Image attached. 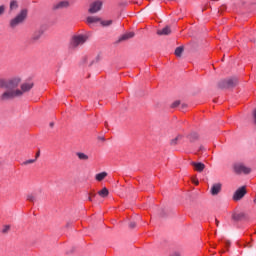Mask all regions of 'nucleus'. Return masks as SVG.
Here are the masks:
<instances>
[{
	"instance_id": "nucleus-1",
	"label": "nucleus",
	"mask_w": 256,
	"mask_h": 256,
	"mask_svg": "<svg viewBox=\"0 0 256 256\" xmlns=\"http://www.w3.org/2000/svg\"><path fill=\"white\" fill-rule=\"evenodd\" d=\"M31 89H33V82H24L21 84L20 89L16 87L12 91H5L1 95V100L9 101V99H15V97H21L24 93L31 91Z\"/></svg>"
},
{
	"instance_id": "nucleus-2",
	"label": "nucleus",
	"mask_w": 256,
	"mask_h": 256,
	"mask_svg": "<svg viewBox=\"0 0 256 256\" xmlns=\"http://www.w3.org/2000/svg\"><path fill=\"white\" fill-rule=\"evenodd\" d=\"M19 83H21L20 78H12L10 80L0 78V89H7L6 91H13V89H17V87H19Z\"/></svg>"
},
{
	"instance_id": "nucleus-3",
	"label": "nucleus",
	"mask_w": 256,
	"mask_h": 256,
	"mask_svg": "<svg viewBox=\"0 0 256 256\" xmlns=\"http://www.w3.org/2000/svg\"><path fill=\"white\" fill-rule=\"evenodd\" d=\"M87 41V35L85 34H76L72 36V39L70 41V47L72 49H77V47H81V45H84Z\"/></svg>"
},
{
	"instance_id": "nucleus-4",
	"label": "nucleus",
	"mask_w": 256,
	"mask_h": 256,
	"mask_svg": "<svg viewBox=\"0 0 256 256\" xmlns=\"http://www.w3.org/2000/svg\"><path fill=\"white\" fill-rule=\"evenodd\" d=\"M95 23H100V25H103L104 27H109V25H111L113 21L111 20L101 21V19H99V17H96V16H89L87 18V24L89 25V27H95Z\"/></svg>"
},
{
	"instance_id": "nucleus-5",
	"label": "nucleus",
	"mask_w": 256,
	"mask_h": 256,
	"mask_svg": "<svg viewBox=\"0 0 256 256\" xmlns=\"http://www.w3.org/2000/svg\"><path fill=\"white\" fill-rule=\"evenodd\" d=\"M27 19V9H23L14 19L11 20V27H17L19 23H23Z\"/></svg>"
},
{
	"instance_id": "nucleus-6",
	"label": "nucleus",
	"mask_w": 256,
	"mask_h": 256,
	"mask_svg": "<svg viewBox=\"0 0 256 256\" xmlns=\"http://www.w3.org/2000/svg\"><path fill=\"white\" fill-rule=\"evenodd\" d=\"M234 171L238 175H241L242 173L244 175H249V173H251V168L245 166L243 163H236L234 165Z\"/></svg>"
},
{
	"instance_id": "nucleus-7",
	"label": "nucleus",
	"mask_w": 256,
	"mask_h": 256,
	"mask_svg": "<svg viewBox=\"0 0 256 256\" xmlns=\"http://www.w3.org/2000/svg\"><path fill=\"white\" fill-rule=\"evenodd\" d=\"M235 85H237V80L233 78L222 80L219 83V87H221V89H229V87H235Z\"/></svg>"
},
{
	"instance_id": "nucleus-8",
	"label": "nucleus",
	"mask_w": 256,
	"mask_h": 256,
	"mask_svg": "<svg viewBox=\"0 0 256 256\" xmlns=\"http://www.w3.org/2000/svg\"><path fill=\"white\" fill-rule=\"evenodd\" d=\"M247 194V190L245 189V186L239 188L238 190H236V192L233 195V200L234 201H239L241 199H243V197H245V195Z\"/></svg>"
},
{
	"instance_id": "nucleus-9",
	"label": "nucleus",
	"mask_w": 256,
	"mask_h": 256,
	"mask_svg": "<svg viewBox=\"0 0 256 256\" xmlns=\"http://www.w3.org/2000/svg\"><path fill=\"white\" fill-rule=\"evenodd\" d=\"M101 7H103V3L101 1L93 2L90 5L89 13H97V11H101Z\"/></svg>"
},
{
	"instance_id": "nucleus-10",
	"label": "nucleus",
	"mask_w": 256,
	"mask_h": 256,
	"mask_svg": "<svg viewBox=\"0 0 256 256\" xmlns=\"http://www.w3.org/2000/svg\"><path fill=\"white\" fill-rule=\"evenodd\" d=\"M221 183H216L211 188V195H219L221 193Z\"/></svg>"
},
{
	"instance_id": "nucleus-11",
	"label": "nucleus",
	"mask_w": 256,
	"mask_h": 256,
	"mask_svg": "<svg viewBox=\"0 0 256 256\" xmlns=\"http://www.w3.org/2000/svg\"><path fill=\"white\" fill-rule=\"evenodd\" d=\"M232 219L234 221H243V219H245V213H243V212H235L232 215Z\"/></svg>"
},
{
	"instance_id": "nucleus-12",
	"label": "nucleus",
	"mask_w": 256,
	"mask_h": 256,
	"mask_svg": "<svg viewBox=\"0 0 256 256\" xmlns=\"http://www.w3.org/2000/svg\"><path fill=\"white\" fill-rule=\"evenodd\" d=\"M192 165L195 169V171H198L199 173H201V171H203V169H205V164L201 163V162H192Z\"/></svg>"
},
{
	"instance_id": "nucleus-13",
	"label": "nucleus",
	"mask_w": 256,
	"mask_h": 256,
	"mask_svg": "<svg viewBox=\"0 0 256 256\" xmlns=\"http://www.w3.org/2000/svg\"><path fill=\"white\" fill-rule=\"evenodd\" d=\"M133 37H135V33L134 32H128V33L123 34L119 38V41H127V39H133Z\"/></svg>"
},
{
	"instance_id": "nucleus-14",
	"label": "nucleus",
	"mask_w": 256,
	"mask_h": 256,
	"mask_svg": "<svg viewBox=\"0 0 256 256\" xmlns=\"http://www.w3.org/2000/svg\"><path fill=\"white\" fill-rule=\"evenodd\" d=\"M66 7H69L68 1H61L54 5V9H65Z\"/></svg>"
},
{
	"instance_id": "nucleus-15",
	"label": "nucleus",
	"mask_w": 256,
	"mask_h": 256,
	"mask_svg": "<svg viewBox=\"0 0 256 256\" xmlns=\"http://www.w3.org/2000/svg\"><path fill=\"white\" fill-rule=\"evenodd\" d=\"M170 34H171V28L169 26H166L163 29L157 31V35H170Z\"/></svg>"
},
{
	"instance_id": "nucleus-16",
	"label": "nucleus",
	"mask_w": 256,
	"mask_h": 256,
	"mask_svg": "<svg viewBox=\"0 0 256 256\" xmlns=\"http://www.w3.org/2000/svg\"><path fill=\"white\" fill-rule=\"evenodd\" d=\"M43 35L42 31H36L33 35H32V41H39V39H41V36Z\"/></svg>"
},
{
	"instance_id": "nucleus-17",
	"label": "nucleus",
	"mask_w": 256,
	"mask_h": 256,
	"mask_svg": "<svg viewBox=\"0 0 256 256\" xmlns=\"http://www.w3.org/2000/svg\"><path fill=\"white\" fill-rule=\"evenodd\" d=\"M105 177H107V172H101L96 174L95 179L96 181H103V179H105Z\"/></svg>"
},
{
	"instance_id": "nucleus-18",
	"label": "nucleus",
	"mask_w": 256,
	"mask_h": 256,
	"mask_svg": "<svg viewBox=\"0 0 256 256\" xmlns=\"http://www.w3.org/2000/svg\"><path fill=\"white\" fill-rule=\"evenodd\" d=\"M76 155L80 161H87V159H89V156L83 152H78Z\"/></svg>"
},
{
	"instance_id": "nucleus-19",
	"label": "nucleus",
	"mask_w": 256,
	"mask_h": 256,
	"mask_svg": "<svg viewBox=\"0 0 256 256\" xmlns=\"http://www.w3.org/2000/svg\"><path fill=\"white\" fill-rule=\"evenodd\" d=\"M98 195H100V197H107V195H109V190L107 188H103L98 192Z\"/></svg>"
},
{
	"instance_id": "nucleus-20",
	"label": "nucleus",
	"mask_w": 256,
	"mask_h": 256,
	"mask_svg": "<svg viewBox=\"0 0 256 256\" xmlns=\"http://www.w3.org/2000/svg\"><path fill=\"white\" fill-rule=\"evenodd\" d=\"M26 199H27V201H29L30 203H35V201H36L37 198L35 197V194L30 193V194L27 195Z\"/></svg>"
},
{
	"instance_id": "nucleus-21",
	"label": "nucleus",
	"mask_w": 256,
	"mask_h": 256,
	"mask_svg": "<svg viewBox=\"0 0 256 256\" xmlns=\"http://www.w3.org/2000/svg\"><path fill=\"white\" fill-rule=\"evenodd\" d=\"M17 7H19L17 1L13 0L10 2V11H14V9H17Z\"/></svg>"
},
{
	"instance_id": "nucleus-22",
	"label": "nucleus",
	"mask_w": 256,
	"mask_h": 256,
	"mask_svg": "<svg viewBox=\"0 0 256 256\" xmlns=\"http://www.w3.org/2000/svg\"><path fill=\"white\" fill-rule=\"evenodd\" d=\"M182 54H183V47H177L175 50L176 57H181Z\"/></svg>"
},
{
	"instance_id": "nucleus-23",
	"label": "nucleus",
	"mask_w": 256,
	"mask_h": 256,
	"mask_svg": "<svg viewBox=\"0 0 256 256\" xmlns=\"http://www.w3.org/2000/svg\"><path fill=\"white\" fill-rule=\"evenodd\" d=\"M181 138V135L177 136L175 139L171 141V145H177L178 141H180Z\"/></svg>"
},
{
	"instance_id": "nucleus-24",
	"label": "nucleus",
	"mask_w": 256,
	"mask_h": 256,
	"mask_svg": "<svg viewBox=\"0 0 256 256\" xmlns=\"http://www.w3.org/2000/svg\"><path fill=\"white\" fill-rule=\"evenodd\" d=\"M9 229H11L10 225H5L2 228V233H9Z\"/></svg>"
},
{
	"instance_id": "nucleus-25",
	"label": "nucleus",
	"mask_w": 256,
	"mask_h": 256,
	"mask_svg": "<svg viewBox=\"0 0 256 256\" xmlns=\"http://www.w3.org/2000/svg\"><path fill=\"white\" fill-rule=\"evenodd\" d=\"M35 161L37 160L36 159L26 160L25 162H23V165H31L32 163H35Z\"/></svg>"
},
{
	"instance_id": "nucleus-26",
	"label": "nucleus",
	"mask_w": 256,
	"mask_h": 256,
	"mask_svg": "<svg viewBox=\"0 0 256 256\" xmlns=\"http://www.w3.org/2000/svg\"><path fill=\"white\" fill-rule=\"evenodd\" d=\"M180 101H175L173 104H172V108L175 109V107H179L180 105Z\"/></svg>"
},
{
	"instance_id": "nucleus-27",
	"label": "nucleus",
	"mask_w": 256,
	"mask_h": 256,
	"mask_svg": "<svg viewBox=\"0 0 256 256\" xmlns=\"http://www.w3.org/2000/svg\"><path fill=\"white\" fill-rule=\"evenodd\" d=\"M5 12V6H0V15H3Z\"/></svg>"
},
{
	"instance_id": "nucleus-28",
	"label": "nucleus",
	"mask_w": 256,
	"mask_h": 256,
	"mask_svg": "<svg viewBox=\"0 0 256 256\" xmlns=\"http://www.w3.org/2000/svg\"><path fill=\"white\" fill-rule=\"evenodd\" d=\"M40 155H41V152L38 151V152L36 153L35 159H36V160L39 159Z\"/></svg>"
},
{
	"instance_id": "nucleus-29",
	"label": "nucleus",
	"mask_w": 256,
	"mask_h": 256,
	"mask_svg": "<svg viewBox=\"0 0 256 256\" xmlns=\"http://www.w3.org/2000/svg\"><path fill=\"white\" fill-rule=\"evenodd\" d=\"M192 182L194 183V185H199V180L197 179H193Z\"/></svg>"
},
{
	"instance_id": "nucleus-30",
	"label": "nucleus",
	"mask_w": 256,
	"mask_h": 256,
	"mask_svg": "<svg viewBox=\"0 0 256 256\" xmlns=\"http://www.w3.org/2000/svg\"><path fill=\"white\" fill-rule=\"evenodd\" d=\"M253 117H254V121L256 123V109L253 111Z\"/></svg>"
},
{
	"instance_id": "nucleus-31",
	"label": "nucleus",
	"mask_w": 256,
	"mask_h": 256,
	"mask_svg": "<svg viewBox=\"0 0 256 256\" xmlns=\"http://www.w3.org/2000/svg\"><path fill=\"white\" fill-rule=\"evenodd\" d=\"M170 256H181V254H179L178 252H175V253L171 254Z\"/></svg>"
},
{
	"instance_id": "nucleus-32",
	"label": "nucleus",
	"mask_w": 256,
	"mask_h": 256,
	"mask_svg": "<svg viewBox=\"0 0 256 256\" xmlns=\"http://www.w3.org/2000/svg\"><path fill=\"white\" fill-rule=\"evenodd\" d=\"M130 227H132V228L135 227V223H131Z\"/></svg>"
},
{
	"instance_id": "nucleus-33",
	"label": "nucleus",
	"mask_w": 256,
	"mask_h": 256,
	"mask_svg": "<svg viewBox=\"0 0 256 256\" xmlns=\"http://www.w3.org/2000/svg\"><path fill=\"white\" fill-rule=\"evenodd\" d=\"M89 201H93V197L89 196Z\"/></svg>"
},
{
	"instance_id": "nucleus-34",
	"label": "nucleus",
	"mask_w": 256,
	"mask_h": 256,
	"mask_svg": "<svg viewBox=\"0 0 256 256\" xmlns=\"http://www.w3.org/2000/svg\"><path fill=\"white\" fill-rule=\"evenodd\" d=\"M216 225H219V221L216 220Z\"/></svg>"
},
{
	"instance_id": "nucleus-35",
	"label": "nucleus",
	"mask_w": 256,
	"mask_h": 256,
	"mask_svg": "<svg viewBox=\"0 0 256 256\" xmlns=\"http://www.w3.org/2000/svg\"><path fill=\"white\" fill-rule=\"evenodd\" d=\"M227 245H229V242H227Z\"/></svg>"
}]
</instances>
